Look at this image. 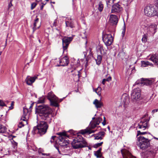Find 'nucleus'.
<instances>
[{"mask_svg": "<svg viewBox=\"0 0 158 158\" xmlns=\"http://www.w3.org/2000/svg\"><path fill=\"white\" fill-rule=\"evenodd\" d=\"M157 150V148H155L153 150H151L150 151V152L153 155H155L156 152Z\"/></svg>", "mask_w": 158, "mask_h": 158, "instance_id": "ea45409f", "label": "nucleus"}, {"mask_svg": "<svg viewBox=\"0 0 158 158\" xmlns=\"http://www.w3.org/2000/svg\"><path fill=\"white\" fill-rule=\"evenodd\" d=\"M103 142H102L100 143H96L94 145V147H100L102 145V144H103Z\"/></svg>", "mask_w": 158, "mask_h": 158, "instance_id": "79ce46f5", "label": "nucleus"}, {"mask_svg": "<svg viewBox=\"0 0 158 158\" xmlns=\"http://www.w3.org/2000/svg\"><path fill=\"white\" fill-rule=\"evenodd\" d=\"M126 100L125 101H123V102H124V104H127V103H128L129 100V98L127 96L126 97Z\"/></svg>", "mask_w": 158, "mask_h": 158, "instance_id": "49530a36", "label": "nucleus"}, {"mask_svg": "<svg viewBox=\"0 0 158 158\" xmlns=\"http://www.w3.org/2000/svg\"><path fill=\"white\" fill-rule=\"evenodd\" d=\"M36 78L37 77L36 76L31 77L28 76L25 79V81L27 84L28 85H31Z\"/></svg>", "mask_w": 158, "mask_h": 158, "instance_id": "6ab92c4d", "label": "nucleus"}, {"mask_svg": "<svg viewBox=\"0 0 158 158\" xmlns=\"http://www.w3.org/2000/svg\"><path fill=\"white\" fill-rule=\"evenodd\" d=\"M102 150V148H99V149L96 151L95 153V155L97 157H101L102 156L101 151Z\"/></svg>", "mask_w": 158, "mask_h": 158, "instance_id": "bb28decb", "label": "nucleus"}, {"mask_svg": "<svg viewBox=\"0 0 158 158\" xmlns=\"http://www.w3.org/2000/svg\"><path fill=\"white\" fill-rule=\"evenodd\" d=\"M102 40L105 44L107 46H110L112 44L113 38L110 34H106L103 35Z\"/></svg>", "mask_w": 158, "mask_h": 158, "instance_id": "0eeeda50", "label": "nucleus"}, {"mask_svg": "<svg viewBox=\"0 0 158 158\" xmlns=\"http://www.w3.org/2000/svg\"><path fill=\"white\" fill-rule=\"evenodd\" d=\"M147 133L146 132H141L140 131H137V135L138 136L140 135H144Z\"/></svg>", "mask_w": 158, "mask_h": 158, "instance_id": "a18cd8bd", "label": "nucleus"}, {"mask_svg": "<svg viewBox=\"0 0 158 158\" xmlns=\"http://www.w3.org/2000/svg\"><path fill=\"white\" fill-rule=\"evenodd\" d=\"M96 125H96L94 123V124H91V123L90 128H87L84 130H81L80 133L82 134H85L86 133L90 134L91 133H93L96 130H92V129L94 128Z\"/></svg>", "mask_w": 158, "mask_h": 158, "instance_id": "ddd939ff", "label": "nucleus"}, {"mask_svg": "<svg viewBox=\"0 0 158 158\" xmlns=\"http://www.w3.org/2000/svg\"><path fill=\"white\" fill-rule=\"evenodd\" d=\"M106 81H107L106 79H103V80H102V83L103 84V85H105V82Z\"/></svg>", "mask_w": 158, "mask_h": 158, "instance_id": "603ef678", "label": "nucleus"}, {"mask_svg": "<svg viewBox=\"0 0 158 158\" xmlns=\"http://www.w3.org/2000/svg\"><path fill=\"white\" fill-rule=\"evenodd\" d=\"M102 124L103 125H105L106 124V121L104 120L103 122L102 123Z\"/></svg>", "mask_w": 158, "mask_h": 158, "instance_id": "6e6d98bb", "label": "nucleus"}, {"mask_svg": "<svg viewBox=\"0 0 158 158\" xmlns=\"http://www.w3.org/2000/svg\"><path fill=\"white\" fill-rule=\"evenodd\" d=\"M65 23L67 27H70L71 28L74 27V24L70 17L67 18L65 21Z\"/></svg>", "mask_w": 158, "mask_h": 158, "instance_id": "b1692460", "label": "nucleus"}, {"mask_svg": "<svg viewBox=\"0 0 158 158\" xmlns=\"http://www.w3.org/2000/svg\"><path fill=\"white\" fill-rule=\"evenodd\" d=\"M103 5L102 4L101 2L99 3L98 10L100 11L101 12L103 10Z\"/></svg>", "mask_w": 158, "mask_h": 158, "instance_id": "f704fd0d", "label": "nucleus"}, {"mask_svg": "<svg viewBox=\"0 0 158 158\" xmlns=\"http://www.w3.org/2000/svg\"><path fill=\"white\" fill-rule=\"evenodd\" d=\"M122 7L117 3L114 4L112 7L111 12L112 13H118L122 11Z\"/></svg>", "mask_w": 158, "mask_h": 158, "instance_id": "f3484780", "label": "nucleus"}, {"mask_svg": "<svg viewBox=\"0 0 158 158\" xmlns=\"http://www.w3.org/2000/svg\"><path fill=\"white\" fill-rule=\"evenodd\" d=\"M72 146L74 149H78L86 147L87 143L80 135H78L71 143Z\"/></svg>", "mask_w": 158, "mask_h": 158, "instance_id": "7ed1b4c3", "label": "nucleus"}, {"mask_svg": "<svg viewBox=\"0 0 158 158\" xmlns=\"http://www.w3.org/2000/svg\"><path fill=\"white\" fill-rule=\"evenodd\" d=\"M102 60V56L101 55H98L97 56V59L95 60L96 64L99 65L101 63Z\"/></svg>", "mask_w": 158, "mask_h": 158, "instance_id": "cd10ccee", "label": "nucleus"}, {"mask_svg": "<svg viewBox=\"0 0 158 158\" xmlns=\"http://www.w3.org/2000/svg\"><path fill=\"white\" fill-rule=\"evenodd\" d=\"M131 98L134 102L137 101L139 100L141 96L140 89L136 88L132 90L131 93Z\"/></svg>", "mask_w": 158, "mask_h": 158, "instance_id": "6e6552de", "label": "nucleus"}, {"mask_svg": "<svg viewBox=\"0 0 158 158\" xmlns=\"http://www.w3.org/2000/svg\"><path fill=\"white\" fill-rule=\"evenodd\" d=\"M59 135V141H58V144L62 147L66 146L69 143L68 140L65 139L66 137H68L66 133L65 132H59L57 134Z\"/></svg>", "mask_w": 158, "mask_h": 158, "instance_id": "423d86ee", "label": "nucleus"}, {"mask_svg": "<svg viewBox=\"0 0 158 158\" xmlns=\"http://www.w3.org/2000/svg\"><path fill=\"white\" fill-rule=\"evenodd\" d=\"M102 120V119L101 118L98 117L96 119L94 123L96 125H98Z\"/></svg>", "mask_w": 158, "mask_h": 158, "instance_id": "c9c22d12", "label": "nucleus"}, {"mask_svg": "<svg viewBox=\"0 0 158 158\" xmlns=\"http://www.w3.org/2000/svg\"><path fill=\"white\" fill-rule=\"evenodd\" d=\"M81 35L82 38L83 39H85L86 38V35L85 31L81 32Z\"/></svg>", "mask_w": 158, "mask_h": 158, "instance_id": "58836bf2", "label": "nucleus"}, {"mask_svg": "<svg viewBox=\"0 0 158 158\" xmlns=\"http://www.w3.org/2000/svg\"><path fill=\"white\" fill-rule=\"evenodd\" d=\"M69 132L72 134H74L73 133V131L72 130H70L69 131Z\"/></svg>", "mask_w": 158, "mask_h": 158, "instance_id": "13d9d810", "label": "nucleus"}, {"mask_svg": "<svg viewBox=\"0 0 158 158\" xmlns=\"http://www.w3.org/2000/svg\"><path fill=\"white\" fill-rule=\"evenodd\" d=\"M44 97H41L39 98L38 102L39 103H43L44 102Z\"/></svg>", "mask_w": 158, "mask_h": 158, "instance_id": "a19ab883", "label": "nucleus"}, {"mask_svg": "<svg viewBox=\"0 0 158 158\" xmlns=\"http://www.w3.org/2000/svg\"><path fill=\"white\" fill-rule=\"evenodd\" d=\"M154 139H156L158 140V138H156V137H154Z\"/></svg>", "mask_w": 158, "mask_h": 158, "instance_id": "69168bd1", "label": "nucleus"}, {"mask_svg": "<svg viewBox=\"0 0 158 158\" xmlns=\"http://www.w3.org/2000/svg\"><path fill=\"white\" fill-rule=\"evenodd\" d=\"M121 152L123 158H136L135 157L133 156L129 151L125 149H122Z\"/></svg>", "mask_w": 158, "mask_h": 158, "instance_id": "dca6fc26", "label": "nucleus"}, {"mask_svg": "<svg viewBox=\"0 0 158 158\" xmlns=\"http://www.w3.org/2000/svg\"><path fill=\"white\" fill-rule=\"evenodd\" d=\"M155 4H150L144 7V12L145 15L149 17L158 15V0H156Z\"/></svg>", "mask_w": 158, "mask_h": 158, "instance_id": "f03ea898", "label": "nucleus"}, {"mask_svg": "<svg viewBox=\"0 0 158 158\" xmlns=\"http://www.w3.org/2000/svg\"><path fill=\"white\" fill-rule=\"evenodd\" d=\"M154 82V81L152 79L141 78L136 83L137 84H141L143 85H152Z\"/></svg>", "mask_w": 158, "mask_h": 158, "instance_id": "f8f14e48", "label": "nucleus"}, {"mask_svg": "<svg viewBox=\"0 0 158 158\" xmlns=\"http://www.w3.org/2000/svg\"><path fill=\"white\" fill-rule=\"evenodd\" d=\"M106 80L107 81H109L111 80V78L110 77H109L106 79Z\"/></svg>", "mask_w": 158, "mask_h": 158, "instance_id": "3c124183", "label": "nucleus"}, {"mask_svg": "<svg viewBox=\"0 0 158 158\" xmlns=\"http://www.w3.org/2000/svg\"><path fill=\"white\" fill-rule=\"evenodd\" d=\"M148 122L147 119L142 120L138 124L137 128L144 130L148 127Z\"/></svg>", "mask_w": 158, "mask_h": 158, "instance_id": "4468645a", "label": "nucleus"}, {"mask_svg": "<svg viewBox=\"0 0 158 158\" xmlns=\"http://www.w3.org/2000/svg\"><path fill=\"white\" fill-rule=\"evenodd\" d=\"M56 137V136H52L51 137V139H54H54H55V138Z\"/></svg>", "mask_w": 158, "mask_h": 158, "instance_id": "bf43d9fd", "label": "nucleus"}, {"mask_svg": "<svg viewBox=\"0 0 158 158\" xmlns=\"http://www.w3.org/2000/svg\"><path fill=\"white\" fill-rule=\"evenodd\" d=\"M9 102L8 101H6L4 102H5V103L6 104V103H8Z\"/></svg>", "mask_w": 158, "mask_h": 158, "instance_id": "e2e57ef3", "label": "nucleus"}, {"mask_svg": "<svg viewBox=\"0 0 158 158\" xmlns=\"http://www.w3.org/2000/svg\"><path fill=\"white\" fill-rule=\"evenodd\" d=\"M105 134V132L101 131L98 134L93 135L92 136L94 137L95 139H102L104 136Z\"/></svg>", "mask_w": 158, "mask_h": 158, "instance_id": "aec40b11", "label": "nucleus"}, {"mask_svg": "<svg viewBox=\"0 0 158 158\" xmlns=\"http://www.w3.org/2000/svg\"><path fill=\"white\" fill-rule=\"evenodd\" d=\"M125 53L123 51L120 52L118 54V57L121 58L122 59L124 58Z\"/></svg>", "mask_w": 158, "mask_h": 158, "instance_id": "473e14b6", "label": "nucleus"}, {"mask_svg": "<svg viewBox=\"0 0 158 158\" xmlns=\"http://www.w3.org/2000/svg\"><path fill=\"white\" fill-rule=\"evenodd\" d=\"M48 127L47 123L44 121L40 122L37 127H34L33 132L35 134H39L40 135L44 134L46 132Z\"/></svg>", "mask_w": 158, "mask_h": 158, "instance_id": "20e7f679", "label": "nucleus"}, {"mask_svg": "<svg viewBox=\"0 0 158 158\" xmlns=\"http://www.w3.org/2000/svg\"><path fill=\"white\" fill-rule=\"evenodd\" d=\"M46 3H42V5L40 7V9L42 10L44 6L46 4Z\"/></svg>", "mask_w": 158, "mask_h": 158, "instance_id": "8fccbe9b", "label": "nucleus"}, {"mask_svg": "<svg viewBox=\"0 0 158 158\" xmlns=\"http://www.w3.org/2000/svg\"><path fill=\"white\" fill-rule=\"evenodd\" d=\"M12 0H10V2L9 3L8 5V7L7 10L8 11V13H9L10 11H11L12 10Z\"/></svg>", "mask_w": 158, "mask_h": 158, "instance_id": "72a5a7b5", "label": "nucleus"}, {"mask_svg": "<svg viewBox=\"0 0 158 158\" xmlns=\"http://www.w3.org/2000/svg\"><path fill=\"white\" fill-rule=\"evenodd\" d=\"M69 62V58L67 56H65L62 58L60 61V63L62 66L67 65Z\"/></svg>", "mask_w": 158, "mask_h": 158, "instance_id": "5701e85b", "label": "nucleus"}, {"mask_svg": "<svg viewBox=\"0 0 158 158\" xmlns=\"http://www.w3.org/2000/svg\"><path fill=\"white\" fill-rule=\"evenodd\" d=\"M93 104L95 105L97 108H101L103 105L102 103L97 99L94 100L93 102Z\"/></svg>", "mask_w": 158, "mask_h": 158, "instance_id": "393cba45", "label": "nucleus"}, {"mask_svg": "<svg viewBox=\"0 0 158 158\" xmlns=\"http://www.w3.org/2000/svg\"><path fill=\"white\" fill-rule=\"evenodd\" d=\"M149 60L153 62L156 64L158 65V55L157 54H152L149 55Z\"/></svg>", "mask_w": 158, "mask_h": 158, "instance_id": "4be33fe9", "label": "nucleus"}, {"mask_svg": "<svg viewBox=\"0 0 158 158\" xmlns=\"http://www.w3.org/2000/svg\"><path fill=\"white\" fill-rule=\"evenodd\" d=\"M148 37V34H145L143 35L142 39V41L143 43H145L147 42Z\"/></svg>", "mask_w": 158, "mask_h": 158, "instance_id": "2f4dec72", "label": "nucleus"}, {"mask_svg": "<svg viewBox=\"0 0 158 158\" xmlns=\"http://www.w3.org/2000/svg\"><path fill=\"white\" fill-rule=\"evenodd\" d=\"M25 119L26 120L25 121H24V122H23L22 121H21L19 123L18 125V127L19 128H21L22 127L24 126V125L25 124H27V118H25Z\"/></svg>", "mask_w": 158, "mask_h": 158, "instance_id": "c85d7f7f", "label": "nucleus"}, {"mask_svg": "<svg viewBox=\"0 0 158 158\" xmlns=\"http://www.w3.org/2000/svg\"><path fill=\"white\" fill-rule=\"evenodd\" d=\"M137 145L142 150L146 149L150 145V140L142 136H140L138 138Z\"/></svg>", "mask_w": 158, "mask_h": 158, "instance_id": "39448f33", "label": "nucleus"}, {"mask_svg": "<svg viewBox=\"0 0 158 158\" xmlns=\"http://www.w3.org/2000/svg\"><path fill=\"white\" fill-rule=\"evenodd\" d=\"M77 73H78V74L77 75H78V76L79 77V73H80V72L79 71H77Z\"/></svg>", "mask_w": 158, "mask_h": 158, "instance_id": "0e129e2a", "label": "nucleus"}, {"mask_svg": "<svg viewBox=\"0 0 158 158\" xmlns=\"http://www.w3.org/2000/svg\"><path fill=\"white\" fill-rule=\"evenodd\" d=\"M34 103L30 104V105L27 104L25 107L23 108V114L22 116L21 120L23 121H25L26 120L23 118H27L26 117L27 114L29 112L31 111V109L33 106Z\"/></svg>", "mask_w": 158, "mask_h": 158, "instance_id": "9d476101", "label": "nucleus"}, {"mask_svg": "<svg viewBox=\"0 0 158 158\" xmlns=\"http://www.w3.org/2000/svg\"><path fill=\"white\" fill-rule=\"evenodd\" d=\"M88 149L89 150H91V149L92 148V147H90V146H88Z\"/></svg>", "mask_w": 158, "mask_h": 158, "instance_id": "052dcab7", "label": "nucleus"}, {"mask_svg": "<svg viewBox=\"0 0 158 158\" xmlns=\"http://www.w3.org/2000/svg\"><path fill=\"white\" fill-rule=\"evenodd\" d=\"M41 25L40 23H39V19L36 16L35 19L34 20L33 27V32L35 31L36 30L39 29Z\"/></svg>", "mask_w": 158, "mask_h": 158, "instance_id": "412c9836", "label": "nucleus"}, {"mask_svg": "<svg viewBox=\"0 0 158 158\" xmlns=\"http://www.w3.org/2000/svg\"><path fill=\"white\" fill-rule=\"evenodd\" d=\"M14 102H11V106H9V109L10 110H11V109H13V105H14Z\"/></svg>", "mask_w": 158, "mask_h": 158, "instance_id": "de8ad7c7", "label": "nucleus"}, {"mask_svg": "<svg viewBox=\"0 0 158 158\" xmlns=\"http://www.w3.org/2000/svg\"><path fill=\"white\" fill-rule=\"evenodd\" d=\"M37 5V3L35 2H33L31 4V10L33 9Z\"/></svg>", "mask_w": 158, "mask_h": 158, "instance_id": "37998d69", "label": "nucleus"}, {"mask_svg": "<svg viewBox=\"0 0 158 158\" xmlns=\"http://www.w3.org/2000/svg\"><path fill=\"white\" fill-rule=\"evenodd\" d=\"M157 25L155 24H152L147 28L148 33L153 35L156 32Z\"/></svg>", "mask_w": 158, "mask_h": 158, "instance_id": "2eb2a0df", "label": "nucleus"}, {"mask_svg": "<svg viewBox=\"0 0 158 158\" xmlns=\"http://www.w3.org/2000/svg\"><path fill=\"white\" fill-rule=\"evenodd\" d=\"M35 111L37 116L41 119L50 121L53 111L48 105L43 104L37 106Z\"/></svg>", "mask_w": 158, "mask_h": 158, "instance_id": "f257e3e1", "label": "nucleus"}, {"mask_svg": "<svg viewBox=\"0 0 158 158\" xmlns=\"http://www.w3.org/2000/svg\"><path fill=\"white\" fill-rule=\"evenodd\" d=\"M0 106L2 107L7 106L6 104L1 99H0Z\"/></svg>", "mask_w": 158, "mask_h": 158, "instance_id": "4c0bfd02", "label": "nucleus"}, {"mask_svg": "<svg viewBox=\"0 0 158 158\" xmlns=\"http://www.w3.org/2000/svg\"><path fill=\"white\" fill-rule=\"evenodd\" d=\"M54 139H52L51 138V139L50 140V142L51 143H52L54 142Z\"/></svg>", "mask_w": 158, "mask_h": 158, "instance_id": "680f3d73", "label": "nucleus"}, {"mask_svg": "<svg viewBox=\"0 0 158 158\" xmlns=\"http://www.w3.org/2000/svg\"><path fill=\"white\" fill-rule=\"evenodd\" d=\"M56 22H57V20H55L53 23V26H56Z\"/></svg>", "mask_w": 158, "mask_h": 158, "instance_id": "864d4df0", "label": "nucleus"}, {"mask_svg": "<svg viewBox=\"0 0 158 158\" xmlns=\"http://www.w3.org/2000/svg\"><path fill=\"white\" fill-rule=\"evenodd\" d=\"M114 2L113 0H107L106 3L108 6H111V5Z\"/></svg>", "mask_w": 158, "mask_h": 158, "instance_id": "e433bc0d", "label": "nucleus"}, {"mask_svg": "<svg viewBox=\"0 0 158 158\" xmlns=\"http://www.w3.org/2000/svg\"><path fill=\"white\" fill-rule=\"evenodd\" d=\"M86 61H87V62H86L85 64V67L86 68L87 66L88 65V63L87 60V59L86 60Z\"/></svg>", "mask_w": 158, "mask_h": 158, "instance_id": "5fc2aeb1", "label": "nucleus"}, {"mask_svg": "<svg viewBox=\"0 0 158 158\" xmlns=\"http://www.w3.org/2000/svg\"><path fill=\"white\" fill-rule=\"evenodd\" d=\"M48 98L50 100L51 104L52 106L56 107L58 106V104L57 103L58 99L52 92H50L48 93Z\"/></svg>", "mask_w": 158, "mask_h": 158, "instance_id": "1a4fd4ad", "label": "nucleus"}, {"mask_svg": "<svg viewBox=\"0 0 158 158\" xmlns=\"http://www.w3.org/2000/svg\"><path fill=\"white\" fill-rule=\"evenodd\" d=\"M95 117H93V118L92 119H93V120H94V119H95Z\"/></svg>", "mask_w": 158, "mask_h": 158, "instance_id": "774afa93", "label": "nucleus"}, {"mask_svg": "<svg viewBox=\"0 0 158 158\" xmlns=\"http://www.w3.org/2000/svg\"><path fill=\"white\" fill-rule=\"evenodd\" d=\"M73 39V37L65 36L62 39V46L64 52H67V49Z\"/></svg>", "mask_w": 158, "mask_h": 158, "instance_id": "9b49d317", "label": "nucleus"}, {"mask_svg": "<svg viewBox=\"0 0 158 158\" xmlns=\"http://www.w3.org/2000/svg\"><path fill=\"white\" fill-rule=\"evenodd\" d=\"M6 131V128L0 123V133H4Z\"/></svg>", "mask_w": 158, "mask_h": 158, "instance_id": "c756f323", "label": "nucleus"}, {"mask_svg": "<svg viewBox=\"0 0 158 158\" xmlns=\"http://www.w3.org/2000/svg\"><path fill=\"white\" fill-rule=\"evenodd\" d=\"M101 90L102 88L100 87H98L97 88H96L95 89H94V91H95L99 96H100L101 95Z\"/></svg>", "mask_w": 158, "mask_h": 158, "instance_id": "7c9ffc66", "label": "nucleus"}, {"mask_svg": "<svg viewBox=\"0 0 158 158\" xmlns=\"http://www.w3.org/2000/svg\"><path fill=\"white\" fill-rule=\"evenodd\" d=\"M36 1L37 2H39L41 1V0H36Z\"/></svg>", "mask_w": 158, "mask_h": 158, "instance_id": "338daca9", "label": "nucleus"}, {"mask_svg": "<svg viewBox=\"0 0 158 158\" xmlns=\"http://www.w3.org/2000/svg\"><path fill=\"white\" fill-rule=\"evenodd\" d=\"M125 31H126V27H125V24H124V27H123V31L122 32V34H123V36L124 35V34H125Z\"/></svg>", "mask_w": 158, "mask_h": 158, "instance_id": "c03bdc74", "label": "nucleus"}, {"mask_svg": "<svg viewBox=\"0 0 158 158\" xmlns=\"http://www.w3.org/2000/svg\"><path fill=\"white\" fill-rule=\"evenodd\" d=\"M141 66L142 67H146L149 65L153 66L152 63H150L148 61H142Z\"/></svg>", "mask_w": 158, "mask_h": 158, "instance_id": "a878e982", "label": "nucleus"}, {"mask_svg": "<svg viewBox=\"0 0 158 158\" xmlns=\"http://www.w3.org/2000/svg\"><path fill=\"white\" fill-rule=\"evenodd\" d=\"M158 111V109L153 110L152 111V114H154L156 112H157Z\"/></svg>", "mask_w": 158, "mask_h": 158, "instance_id": "09e8293b", "label": "nucleus"}, {"mask_svg": "<svg viewBox=\"0 0 158 158\" xmlns=\"http://www.w3.org/2000/svg\"><path fill=\"white\" fill-rule=\"evenodd\" d=\"M103 49V47L102 46H100V50L101 51V52H102V50Z\"/></svg>", "mask_w": 158, "mask_h": 158, "instance_id": "4d7b16f0", "label": "nucleus"}, {"mask_svg": "<svg viewBox=\"0 0 158 158\" xmlns=\"http://www.w3.org/2000/svg\"><path fill=\"white\" fill-rule=\"evenodd\" d=\"M109 22L112 25H116L118 22L117 17L115 15H110V16Z\"/></svg>", "mask_w": 158, "mask_h": 158, "instance_id": "a211bd4d", "label": "nucleus"}]
</instances>
